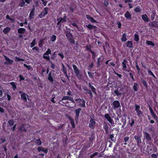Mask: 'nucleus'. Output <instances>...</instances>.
Segmentation results:
<instances>
[{"instance_id": "51", "label": "nucleus", "mask_w": 158, "mask_h": 158, "mask_svg": "<svg viewBox=\"0 0 158 158\" xmlns=\"http://www.w3.org/2000/svg\"><path fill=\"white\" fill-rule=\"evenodd\" d=\"M85 90H86L87 91V93H88L89 94V95L91 96H92V93H91V92L88 89H85Z\"/></svg>"}, {"instance_id": "48", "label": "nucleus", "mask_w": 158, "mask_h": 158, "mask_svg": "<svg viewBox=\"0 0 158 158\" xmlns=\"http://www.w3.org/2000/svg\"><path fill=\"white\" fill-rule=\"evenodd\" d=\"M8 123L9 124V125L12 126L14 124V121L13 120H10L8 121Z\"/></svg>"}, {"instance_id": "42", "label": "nucleus", "mask_w": 158, "mask_h": 158, "mask_svg": "<svg viewBox=\"0 0 158 158\" xmlns=\"http://www.w3.org/2000/svg\"><path fill=\"white\" fill-rule=\"evenodd\" d=\"M89 85L92 91L93 92H94L95 91V88L91 85L90 83L89 82Z\"/></svg>"}, {"instance_id": "32", "label": "nucleus", "mask_w": 158, "mask_h": 158, "mask_svg": "<svg viewBox=\"0 0 158 158\" xmlns=\"http://www.w3.org/2000/svg\"><path fill=\"white\" fill-rule=\"evenodd\" d=\"M139 40V38L138 35L137 34H135L134 35V40L135 41L137 42Z\"/></svg>"}, {"instance_id": "62", "label": "nucleus", "mask_w": 158, "mask_h": 158, "mask_svg": "<svg viewBox=\"0 0 158 158\" xmlns=\"http://www.w3.org/2000/svg\"><path fill=\"white\" fill-rule=\"evenodd\" d=\"M93 66V63H92L89 66V67L91 69L92 68V67Z\"/></svg>"}, {"instance_id": "12", "label": "nucleus", "mask_w": 158, "mask_h": 158, "mask_svg": "<svg viewBox=\"0 0 158 158\" xmlns=\"http://www.w3.org/2000/svg\"><path fill=\"white\" fill-rule=\"evenodd\" d=\"M127 61L126 60H124L122 64V69L124 71L126 70V69L127 67L126 64H127Z\"/></svg>"}, {"instance_id": "44", "label": "nucleus", "mask_w": 158, "mask_h": 158, "mask_svg": "<svg viewBox=\"0 0 158 158\" xmlns=\"http://www.w3.org/2000/svg\"><path fill=\"white\" fill-rule=\"evenodd\" d=\"M80 105L81 106L85 107V102L84 100H82V101L80 104Z\"/></svg>"}, {"instance_id": "26", "label": "nucleus", "mask_w": 158, "mask_h": 158, "mask_svg": "<svg viewBox=\"0 0 158 158\" xmlns=\"http://www.w3.org/2000/svg\"><path fill=\"white\" fill-rule=\"evenodd\" d=\"M48 79L49 80V81H50L51 82H53V79L52 77L51 73H50L48 75Z\"/></svg>"}, {"instance_id": "16", "label": "nucleus", "mask_w": 158, "mask_h": 158, "mask_svg": "<svg viewBox=\"0 0 158 158\" xmlns=\"http://www.w3.org/2000/svg\"><path fill=\"white\" fill-rule=\"evenodd\" d=\"M86 18L88 19L92 23H94L96 22L95 19L93 18L90 17L89 15H86Z\"/></svg>"}, {"instance_id": "10", "label": "nucleus", "mask_w": 158, "mask_h": 158, "mask_svg": "<svg viewBox=\"0 0 158 158\" xmlns=\"http://www.w3.org/2000/svg\"><path fill=\"white\" fill-rule=\"evenodd\" d=\"M113 106L115 108H118L120 106V104L118 101L116 100L114 101L113 103Z\"/></svg>"}, {"instance_id": "41", "label": "nucleus", "mask_w": 158, "mask_h": 158, "mask_svg": "<svg viewBox=\"0 0 158 158\" xmlns=\"http://www.w3.org/2000/svg\"><path fill=\"white\" fill-rule=\"evenodd\" d=\"M68 40L71 44H74L75 43V41L73 37H72V38H70V39H68Z\"/></svg>"}, {"instance_id": "43", "label": "nucleus", "mask_w": 158, "mask_h": 158, "mask_svg": "<svg viewBox=\"0 0 158 158\" xmlns=\"http://www.w3.org/2000/svg\"><path fill=\"white\" fill-rule=\"evenodd\" d=\"M25 4V2L23 1V0H22V1L19 3V5L20 6L23 7Z\"/></svg>"}, {"instance_id": "18", "label": "nucleus", "mask_w": 158, "mask_h": 158, "mask_svg": "<svg viewBox=\"0 0 158 158\" xmlns=\"http://www.w3.org/2000/svg\"><path fill=\"white\" fill-rule=\"evenodd\" d=\"M62 71L65 74V76L68 77V76L67 74V72L66 70V68L65 67L64 65L63 64H62Z\"/></svg>"}, {"instance_id": "59", "label": "nucleus", "mask_w": 158, "mask_h": 158, "mask_svg": "<svg viewBox=\"0 0 158 158\" xmlns=\"http://www.w3.org/2000/svg\"><path fill=\"white\" fill-rule=\"evenodd\" d=\"M41 1L43 2V3L44 5V6H45L46 5L47 2L44 1V0H41Z\"/></svg>"}, {"instance_id": "7", "label": "nucleus", "mask_w": 158, "mask_h": 158, "mask_svg": "<svg viewBox=\"0 0 158 158\" xmlns=\"http://www.w3.org/2000/svg\"><path fill=\"white\" fill-rule=\"evenodd\" d=\"M73 67L74 72L76 74L77 76L79 77L80 75V72L79 70V69L77 68V66L74 64H73Z\"/></svg>"}, {"instance_id": "4", "label": "nucleus", "mask_w": 158, "mask_h": 158, "mask_svg": "<svg viewBox=\"0 0 158 158\" xmlns=\"http://www.w3.org/2000/svg\"><path fill=\"white\" fill-rule=\"evenodd\" d=\"M48 8L47 7L44 8V10L39 15V16L40 18H43L48 14Z\"/></svg>"}, {"instance_id": "20", "label": "nucleus", "mask_w": 158, "mask_h": 158, "mask_svg": "<svg viewBox=\"0 0 158 158\" xmlns=\"http://www.w3.org/2000/svg\"><path fill=\"white\" fill-rule=\"evenodd\" d=\"M149 110L150 111L151 115H152V116L154 118H156V115L155 114V113L153 112L152 108L150 106H149Z\"/></svg>"}, {"instance_id": "58", "label": "nucleus", "mask_w": 158, "mask_h": 158, "mask_svg": "<svg viewBox=\"0 0 158 158\" xmlns=\"http://www.w3.org/2000/svg\"><path fill=\"white\" fill-rule=\"evenodd\" d=\"M93 26L92 25L90 24H88L87 26V27L90 29H91L93 28Z\"/></svg>"}, {"instance_id": "33", "label": "nucleus", "mask_w": 158, "mask_h": 158, "mask_svg": "<svg viewBox=\"0 0 158 158\" xmlns=\"http://www.w3.org/2000/svg\"><path fill=\"white\" fill-rule=\"evenodd\" d=\"M35 40V39H34L32 40V42L31 44V48L33 47L36 44V43Z\"/></svg>"}, {"instance_id": "53", "label": "nucleus", "mask_w": 158, "mask_h": 158, "mask_svg": "<svg viewBox=\"0 0 158 158\" xmlns=\"http://www.w3.org/2000/svg\"><path fill=\"white\" fill-rule=\"evenodd\" d=\"M23 65L24 67H25L26 68H27V69L29 70L31 69V67L30 66L27 65L25 64H24Z\"/></svg>"}, {"instance_id": "63", "label": "nucleus", "mask_w": 158, "mask_h": 158, "mask_svg": "<svg viewBox=\"0 0 158 158\" xmlns=\"http://www.w3.org/2000/svg\"><path fill=\"white\" fill-rule=\"evenodd\" d=\"M7 98H8V100L9 101H10V98H11L10 96V95H9V94H7Z\"/></svg>"}, {"instance_id": "3", "label": "nucleus", "mask_w": 158, "mask_h": 158, "mask_svg": "<svg viewBox=\"0 0 158 158\" xmlns=\"http://www.w3.org/2000/svg\"><path fill=\"white\" fill-rule=\"evenodd\" d=\"M19 93L21 94V98L24 101L26 102L28 97V95L26 94L21 91H20Z\"/></svg>"}, {"instance_id": "28", "label": "nucleus", "mask_w": 158, "mask_h": 158, "mask_svg": "<svg viewBox=\"0 0 158 158\" xmlns=\"http://www.w3.org/2000/svg\"><path fill=\"white\" fill-rule=\"evenodd\" d=\"M127 47H128L130 48L132 47V43L131 41H128L127 43Z\"/></svg>"}, {"instance_id": "5", "label": "nucleus", "mask_w": 158, "mask_h": 158, "mask_svg": "<svg viewBox=\"0 0 158 158\" xmlns=\"http://www.w3.org/2000/svg\"><path fill=\"white\" fill-rule=\"evenodd\" d=\"M4 57L6 61L4 62V64L6 65H10L13 62V61L12 60L10 59L6 56L4 55Z\"/></svg>"}, {"instance_id": "35", "label": "nucleus", "mask_w": 158, "mask_h": 158, "mask_svg": "<svg viewBox=\"0 0 158 158\" xmlns=\"http://www.w3.org/2000/svg\"><path fill=\"white\" fill-rule=\"evenodd\" d=\"M43 58L45 59L46 60H50V57L48 55H47V54H44L43 55Z\"/></svg>"}, {"instance_id": "25", "label": "nucleus", "mask_w": 158, "mask_h": 158, "mask_svg": "<svg viewBox=\"0 0 158 158\" xmlns=\"http://www.w3.org/2000/svg\"><path fill=\"white\" fill-rule=\"evenodd\" d=\"M158 22L156 21H153L152 23V25L155 27H158Z\"/></svg>"}, {"instance_id": "9", "label": "nucleus", "mask_w": 158, "mask_h": 158, "mask_svg": "<svg viewBox=\"0 0 158 158\" xmlns=\"http://www.w3.org/2000/svg\"><path fill=\"white\" fill-rule=\"evenodd\" d=\"M95 123V122L94 119H91L90 121L89 124V127L91 128H94V127Z\"/></svg>"}, {"instance_id": "39", "label": "nucleus", "mask_w": 158, "mask_h": 158, "mask_svg": "<svg viewBox=\"0 0 158 158\" xmlns=\"http://www.w3.org/2000/svg\"><path fill=\"white\" fill-rule=\"evenodd\" d=\"M148 73L149 75L153 76L155 78H156L155 76L151 70L148 69Z\"/></svg>"}, {"instance_id": "60", "label": "nucleus", "mask_w": 158, "mask_h": 158, "mask_svg": "<svg viewBox=\"0 0 158 158\" xmlns=\"http://www.w3.org/2000/svg\"><path fill=\"white\" fill-rule=\"evenodd\" d=\"M58 55L60 56L62 59L64 58V56L62 53H59Z\"/></svg>"}, {"instance_id": "50", "label": "nucleus", "mask_w": 158, "mask_h": 158, "mask_svg": "<svg viewBox=\"0 0 158 158\" xmlns=\"http://www.w3.org/2000/svg\"><path fill=\"white\" fill-rule=\"evenodd\" d=\"M114 93L117 96L120 95L122 94L121 93H119L118 90H115L114 92Z\"/></svg>"}, {"instance_id": "29", "label": "nucleus", "mask_w": 158, "mask_h": 158, "mask_svg": "<svg viewBox=\"0 0 158 158\" xmlns=\"http://www.w3.org/2000/svg\"><path fill=\"white\" fill-rule=\"evenodd\" d=\"M34 12L33 11H31L30 14L29 16L30 19H33V17L34 16Z\"/></svg>"}, {"instance_id": "55", "label": "nucleus", "mask_w": 158, "mask_h": 158, "mask_svg": "<svg viewBox=\"0 0 158 158\" xmlns=\"http://www.w3.org/2000/svg\"><path fill=\"white\" fill-rule=\"evenodd\" d=\"M32 50H35L36 51H38L39 50V49L37 47H35L32 48Z\"/></svg>"}, {"instance_id": "56", "label": "nucleus", "mask_w": 158, "mask_h": 158, "mask_svg": "<svg viewBox=\"0 0 158 158\" xmlns=\"http://www.w3.org/2000/svg\"><path fill=\"white\" fill-rule=\"evenodd\" d=\"M19 77L20 78L19 80L20 81L23 80L25 79L21 75H19Z\"/></svg>"}, {"instance_id": "36", "label": "nucleus", "mask_w": 158, "mask_h": 158, "mask_svg": "<svg viewBox=\"0 0 158 158\" xmlns=\"http://www.w3.org/2000/svg\"><path fill=\"white\" fill-rule=\"evenodd\" d=\"M146 43L148 45H150L152 46H154V44L152 41H147Z\"/></svg>"}, {"instance_id": "46", "label": "nucleus", "mask_w": 158, "mask_h": 158, "mask_svg": "<svg viewBox=\"0 0 158 158\" xmlns=\"http://www.w3.org/2000/svg\"><path fill=\"white\" fill-rule=\"evenodd\" d=\"M45 54H47L48 55L49 54H51V51L50 49H48L46 51V52L44 53Z\"/></svg>"}, {"instance_id": "27", "label": "nucleus", "mask_w": 158, "mask_h": 158, "mask_svg": "<svg viewBox=\"0 0 158 158\" xmlns=\"http://www.w3.org/2000/svg\"><path fill=\"white\" fill-rule=\"evenodd\" d=\"M10 28L8 27H6L4 29L3 32L5 34H6L10 31Z\"/></svg>"}, {"instance_id": "30", "label": "nucleus", "mask_w": 158, "mask_h": 158, "mask_svg": "<svg viewBox=\"0 0 158 158\" xmlns=\"http://www.w3.org/2000/svg\"><path fill=\"white\" fill-rule=\"evenodd\" d=\"M135 11L136 12H139L141 11L139 6H137L134 9Z\"/></svg>"}, {"instance_id": "23", "label": "nucleus", "mask_w": 158, "mask_h": 158, "mask_svg": "<svg viewBox=\"0 0 158 158\" xmlns=\"http://www.w3.org/2000/svg\"><path fill=\"white\" fill-rule=\"evenodd\" d=\"M81 110L80 108H78L75 110L76 115L77 118L79 116L80 111Z\"/></svg>"}, {"instance_id": "45", "label": "nucleus", "mask_w": 158, "mask_h": 158, "mask_svg": "<svg viewBox=\"0 0 158 158\" xmlns=\"http://www.w3.org/2000/svg\"><path fill=\"white\" fill-rule=\"evenodd\" d=\"M43 40H40L39 43V47H42L43 46Z\"/></svg>"}, {"instance_id": "14", "label": "nucleus", "mask_w": 158, "mask_h": 158, "mask_svg": "<svg viewBox=\"0 0 158 158\" xmlns=\"http://www.w3.org/2000/svg\"><path fill=\"white\" fill-rule=\"evenodd\" d=\"M142 18L145 22H148L149 20L146 14H144L142 16Z\"/></svg>"}, {"instance_id": "13", "label": "nucleus", "mask_w": 158, "mask_h": 158, "mask_svg": "<svg viewBox=\"0 0 158 158\" xmlns=\"http://www.w3.org/2000/svg\"><path fill=\"white\" fill-rule=\"evenodd\" d=\"M125 17L127 19H131V15L128 11H127L124 14Z\"/></svg>"}, {"instance_id": "54", "label": "nucleus", "mask_w": 158, "mask_h": 158, "mask_svg": "<svg viewBox=\"0 0 158 158\" xmlns=\"http://www.w3.org/2000/svg\"><path fill=\"white\" fill-rule=\"evenodd\" d=\"M104 4L105 6H107L109 4V2L108 1H104Z\"/></svg>"}, {"instance_id": "11", "label": "nucleus", "mask_w": 158, "mask_h": 158, "mask_svg": "<svg viewBox=\"0 0 158 158\" xmlns=\"http://www.w3.org/2000/svg\"><path fill=\"white\" fill-rule=\"evenodd\" d=\"M69 100L75 103V102L73 100V98L70 97L65 96L62 98V100Z\"/></svg>"}, {"instance_id": "52", "label": "nucleus", "mask_w": 158, "mask_h": 158, "mask_svg": "<svg viewBox=\"0 0 158 158\" xmlns=\"http://www.w3.org/2000/svg\"><path fill=\"white\" fill-rule=\"evenodd\" d=\"M75 101H77V102L80 103H80H81L82 100L80 98H79L75 99Z\"/></svg>"}, {"instance_id": "49", "label": "nucleus", "mask_w": 158, "mask_h": 158, "mask_svg": "<svg viewBox=\"0 0 158 158\" xmlns=\"http://www.w3.org/2000/svg\"><path fill=\"white\" fill-rule=\"evenodd\" d=\"M135 66H136V68L137 70L138 71V72H139L140 69L138 65L137 62V61H136L135 62Z\"/></svg>"}, {"instance_id": "2", "label": "nucleus", "mask_w": 158, "mask_h": 158, "mask_svg": "<svg viewBox=\"0 0 158 158\" xmlns=\"http://www.w3.org/2000/svg\"><path fill=\"white\" fill-rule=\"evenodd\" d=\"M135 110L137 113V115L139 117H140L143 114L142 112L139 110L140 106L137 105H135Z\"/></svg>"}, {"instance_id": "19", "label": "nucleus", "mask_w": 158, "mask_h": 158, "mask_svg": "<svg viewBox=\"0 0 158 158\" xmlns=\"http://www.w3.org/2000/svg\"><path fill=\"white\" fill-rule=\"evenodd\" d=\"M34 141L37 145H40L41 144V141L40 139H35Z\"/></svg>"}, {"instance_id": "22", "label": "nucleus", "mask_w": 158, "mask_h": 158, "mask_svg": "<svg viewBox=\"0 0 158 158\" xmlns=\"http://www.w3.org/2000/svg\"><path fill=\"white\" fill-rule=\"evenodd\" d=\"M10 84L12 85V88L14 90H15L16 89V83L15 82H12L10 83Z\"/></svg>"}, {"instance_id": "24", "label": "nucleus", "mask_w": 158, "mask_h": 158, "mask_svg": "<svg viewBox=\"0 0 158 158\" xmlns=\"http://www.w3.org/2000/svg\"><path fill=\"white\" fill-rule=\"evenodd\" d=\"M138 84L136 83H134V85L133 86V89L134 90L136 91L138 90V88L137 87L138 86Z\"/></svg>"}, {"instance_id": "61", "label": "nucleus", "mask_w": 158, "mask_h": 158, "mask_svg": "<svg viewBox=\"0 0 158 158\" xmlns=\"http://www.w3.org/2000/svg\"><path fill=\"white\" fill-rule=\"evenodd\" d=\"M26 2L27 4H29L31 1V0H24Z\"/></svg>"}, {"instance_id": "8", "label": "nucleus", "mask_w": 158, "mask_h": 158, "mask_svg": "<svg viewBox=\"0 0 158 158\" xmlns=\"http://www.w3.org/2000/svg\"><path fill=\"white\" fill-rule=\"evenodd\" d=\"M18 129L21 132L26 131L28 130L27 129H26L24 125H22L18 127Z\"/></svg>"}, {"instance_id": "37", "label": "nucleus", "mask_w": 158, "mask_h": 158, "mask_svg": "<svg viewBox=\"0 0 158 158\" xmlns=\"http://www.w3.org/2000/svg\"><path fill=\"white\" fill-rule=\"evenodd\" d=\"M56 39V36L55 35H52L50 38L51 40L52 41H54Z\"/></svg>"}, {"instance_id": "6", "label": "nucleus", "mask_w": 158, "mask_h": 158, "mask_svg": "<svg viewBox=\"0 0 158 158\" xmlns=\"http://www.w3.org/2000/svg\"><path fill=\"white\" fill-rule=\"evenodd\" d=\"M57 20L58 21L57 26L60 23L66 22V16H64L63 18L61 17L57 18Z\"/></svg>"}, {"instance_id": "31", "label": "nucleus", "mask_w": 158, "mask_h": 158, "mask_svg": "<svg viewBox=\"0 0 158 158\" xmlns=\"http://www.w3.org/2000/svg\"><path fill=\"white\" fill-rule=\"evenodd\" d=\"M126 35L125 34H123V35L122 37V41L125 42L127 40V38L126 37Z\"/></svg>"}, {"instance_id": "64", "label": "nucleus", "mask_w": 158, "mask_h": 158, "mask_svg": "<svg viewBox=\"0 0 158 158\" xmlns=\"http://www.w3.org/2000/svg\"><path fill=\"white\" fill-rule=\"evenodd\" d=\"M152 158H157V156L155 154H152Z\"/></svg>"}, {"instance_id": "17", "label": "nucleus", "mask_w": 158, "mask_h": 158, "mask_svg": "<svg viewBox=\"0 0 158 158\" xmlns=\"http://www.w3.org/2000/svg\"><path fill=\"white\" fill-rule=\"evenodd\" d=\"M38 149L39 151H42L46 153H47L48 151V150L47 149L43 148L41 147H39L38 148Z\"/></svg>"}, {"instance_id": "47", "label": "nucleus", "mask_w": 158, "mask_h": 158, "mask_svg": "<svg viewBox=\"0 0 158 158\" xmlns=\"http://www.w3.org/2000/svg\"><path fill=\"white\" fill-rule=\"evenodd\" d=\"M141 81L143 83V85L146 87H147V83L146 81L142 79L141 80Z\"/></svg>"}, {"instance_id": "15", "label": "nucleus", "mask_w": 158, "mask_h": 158, "mask_svg": "<svg viewBox=\"0 0 158 158\" xmlns=\"http://www.w3.org/2000/svg\"><path fill=\"white\" fill-rule=\"evenodd\" d=\"M66 36L67 37L68 39H70V38H72V37H73L72 35L69 31H67L66 32Z\"/></svg>"}, {"instance_id": "40", "label": "nucleus", "mask_w": 158, "mask_h": 158, "mask_svg": "<svg viewBox=\"0 0 158 158\" xmlns=\"http://www.w3.org/2000/svg\"><path fill=\"white\" fill-rule=\"evenodd\" d=\"M70 123L71 124V126L72 127L74 128L75 127V125H74V121L73 119H72V118L70 119Z\"/></svg>"}, {"instance_id": "38", "label": "nucleus", "mask_w": 158, "mask_h": 158, "mask_svg": "<svg viewBox=\"0 0 158 158\" xmlns=\"http://www.w3.org/2000/svg\"><path fill=\"white\" fill-rule=\"evenodd\" d=\"M103 127L104 129L106 131V133H107V132L108 131V127L106 123H105V124H104Z\"/></svg>"}, {"instance_id": "21", "label": "nucleus", "mask_w": 158, "mask_h": 158, "mask_svg": "<svg viewBox=\"0 0 158 158\" xmlns=\"http://www.w3.org/2000/svg\"><path fill=\"white\" fill-rule=\"evenodd\" d=\"M25 30V29L23 28H20L18 30V33L20 34L24 33Z\"/></svg>"}, {"instance_id": "1", "label": "nucleus", "mask_w": 158, "mask_h": 158, "mask_svg": "<svg viewBox=\"0 0 158 158\" xmlns=\"http://www.w3.org/2000/svg\"><path fill=\"white\" fill-rule=\"evenodd\" d=\"M105 117L112 126H114V121H113V120L111 118L109 114H106L105 115Z\"/></svg>"}, {"instance_id": "34", "label": "nucleus", "mask_w": 158, "mask_h": 158, "mask_svg": "<svg viewBox=\"0 0 158 158\" xmlns=\"http://www.w3.org/2000/svg\"><path fill=\"white\" fill-rule=\"evenodd\" d=\"M24 59L19 58L17 57H16L15 58V61L16 62H19L20 61H24Z\"/></svg>"}, {"instance_id": "57", "label": "nucleus", "mask_w": 158, "mask_h": 158, "mask_svg": "<svg viewBox=\"0 0 158 158\" xmlns=\"http://www.w3.org/2000/svg\"><path fill=\"white\" fill-rule=\"evenodd\" d=\"M88 74L89 77L91 78L93 77V75L91 74V73L90 72H88Z\"/></svg>"}]
</instances>
